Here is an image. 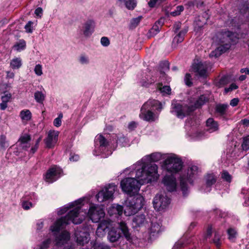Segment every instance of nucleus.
Instances as JSON below:
<instances>
[{
  "instance_id": "59",
  "label": "nucleus",
  "mask_w": 249,
  "mask_h": 249,
  "mask_svg": "<svg viewBox=\"0 0 249 249\" xmlns=\"http://www.w3.org/2000/svg\"><path fill=\"white\" fill-rule=\"evenodd\" d=\"M160 68L164 70L169 69V63L167 61H161L160 63Z\"/></svg>"
},
{
  "instance_id": "34",
  "label": "nucleus",
  "mask_w": 249,
  "mask_h": 249,
  "mask_svg": "<svg viewBox=\"0 0 249 249\" xmlns=\"http://www.w3.org/2000/svg\"><path fill=\"white\" fill-rule=\"evenodd\" d=\"M161 158V155L160 153L155 152L147 156L148 160L150 162L159 161Z\"/></svg>"
},
{
  "instance_id": "28",
  "label": "nucleus",
  "mask_w": 249,
  "mask_h": 249,
  "mask_svg": "<svg viewBox=\"0 0 249 249\" xmlns=\"http://www.w3.org/2000/svg\"><path fill=\"white\" fill-rule=\"evenodd\" d=\"M206 126L209 128L212 131H215L218 129V124L217 122L215 121L213 118H209L206 122Z\"/></svg>"
},
{
  "instance_id": "14",
  "label": "nucleus",
  "mask_w": 249,
  "mask_h": 249,
  "mask_svg": "<svg viewBox=\"0 0 249 249\" xmlns=\"http://www.w3.org/2000/svg\"><path fill=\"white\" fill-rule=\"evenodd\" d=\"M193 71L200 77L206 78L208 76L207 69L201 62L194 63L192 66Z\"/></svg>"
},
{
  "instance_id": "12",
  "label": "nucleus",
  "mask_w": 249,
  "mask_h": 249,
  "mask_svg": "<svg viewBox=\"0 0 249 249\" xmlns=\"http://www.w3.org/2000/svg\"><path fill=\"white\" fill-rule=\"evenodd\" d=\"M88 215L93 222L97 223L104 217L105 213L102 209L97 210L96 206H92L89 208Z\"/></svg>"
},
{
  "instance_id": "31",
  "label": "nucleus",
  "mask_w": 249,
  "mask_h": 249,
  "mask_svg": "<svg viewBox=\"0 0 249 249\" xmlns=\"http://www.w3.org/2000/svg\"><path fill=\"white\" fill-rule=\"evenodd\" d=\"M230 83V79L227 75L222 76L218 81L215 83L216 87L220 88L224 87Z\"/></svg>"
},
{
  "instance_id": "27",
  "label": "nucleus",
  "mask_w": 249,
  "mask_h": 249,
  "mask_svg": "<svg viewBox=\"0 0 249 249\" xmlns=\"http://www.w3.org/2000/svg\"><path fill=\"white\" fill-rule=\"evenodd\" d=\"M228 107V105L227 104H219L216 105L215 110L220 116H223L226 114Z\"/></svg>"
},
{
  "instance_id": "3",
  "label": "nucleus",
  "mask_w": 249,
  "mask_h": 249,
  "mask_svg": "<svg viewBox=\"0 0 249 249\" xmlns=\"http://www.w3.org/2000/svg\"><path fill=\"white\" fill-rule=\"evenodd\" d=\"M162 167L172 175H166L163 179V183L166 186L168 192L175 191L177 188L176 178L173 174L180 172L183 166V162L181 159L175 154L168 156L163 162Z\"/></svg>"
},
{
  "instance_id": "39",
  "label": "nucleus",
  "mask_w": 249,
  "mask_h": 249,
  "mask_svg": "<svg viewBox=\"0 0 249 249\" xmlns=\"http://www.w3.org/2000/svg\"><path fill=\"white\" fill-rule=\"evenodd\" d=\"M243 142L241 147L244 151H248L249 149V135L243 137Z\"/></svg>"
},
{
  "instance_id": "26",
  "label": "nucleus",
  "mask_w": 249,
  "mask_h": 249,
  "mask_svg": "<svg viewBox=\"0 0 249 249\" xmlns=\"http://www.w3.org/2000/svg\"><path fill=\"white\" fill-rule=\"evenodd\" d=\"M207 23L206 20H203L199 17L194 22V30L196 32H199L202 29L204 25Z\"/></svg>"
},
{
  "instance_id": "35",
  "label": "nucleus",
  "mask_w": 249,
  "mask_h": 249,
  "mask_svg": "<svg viewBox=\"0 0 249 249\" xmlns=\"http://www.w3.org/2000/svg\"><path fill=\"white\" fill-rule=\"evenodd\" d=\"M158 89L163 94H170L171 89L169 86H162V83H159L157 86Z\"/></svg>"
},
{
  "instance_id": "37",
  "label": "nucleus",
  "mask_w": 249,
  "mask_h": 249,
  "mask_svg": "<svg viewBox=\"0 0 249 249\" xmlns=\"http://www.w3.org/2000/svg\"><path fill=\"white\" fill-rule=\"evenodd\" d=\"M51 243V239L47 238L43 241L40 245L36 246L34 249H47L50 247Z\"/></svg>"
},
{
  "instance_id": "52",
  "label": "nucleus",
  "mask_w": 249,
  "mask_h": 249,
  "mask_svg": "<svg viewBox=\"0 0 249 249\" xmlns=\"http://www.w3.org/2000/svg\"><path fill=\"white\" fill-rule=\"evenodd\" d=\"M12 95L11 93L4 92V95L1 96V100L3 102L8 103L10 101Z\"/></svg>"
},
{
  "instance_id": "43",
  "label": "nucleus",
  "mask_w": 249,
  "mask_h": 249,
  "mask_svg": "<svg viewBox=\"0 0 249 249\" xmlns=\"http://www.w3.org/2000/svg\"><path fill=\"white\" fill-rule=\"evenodd\" d=\"M31 140V136L29 134H25L23 136H21L18 142H20V144H27Z\"/></svg>"
},
{
  "instance_id": "62",
  "label": "nucleus",
  "mask_w": 249,
  "mask_h": 249,
  "mask_svg": "<svg viewBox=\"0 0 249 249\" xmlns=\"http://www.w3.org/2000/svg\"><path fill=\"white\" fill-rule=\"evenodd\" d=\"M239 102V100L238 98H234L231 100L230 105L231 106L234 107L238 105Z\"/></svg>"
},
{
  "instance_id": "2",
  "label": "nucleus",
  "mask_w": 249,
  "mask_h": 249,
  "mask_svg": "<svg viewBox=\"0 0 249 249\" xmlns=\"http://www.w3.org/2000/svg\"><path fill=\"white\" fill-rule=\"evenodd\" d=\"M79 209L77 207L70 211L64 216L57 219L52 225L50 230L53 232L55 236V246L57 248H61L66 244L70 240L71 236L69 231L64 230L58 234L59 231L66 228L71 222L74 224H79L82 222V220L77 217L79 216Z\"/></svg>"
},
{
  "instance_id": "60",
  "label": "nucleus",
  "mask_w": 249,
  "mask_h": 249,
  "mask_svg": "<svg viewBox=\"0 0 249 249\" xmlns=\"http://www.w3.org/2000/svg\"><path fill=\"white\" fill-rule=\"evenodd\" d=\"M181 22H176L173 25V31L175 33H178L179 30L181 28Z\"/></svg>"
},
{
  "instance_id": "20",
  "label": "nucleus",
  "mask_w": 249,
  "mask_h": 249,
  "mask_svg": "<svg viewBox=\"0 0 249 249\" xmlns=\"http://www.w3.org/2000/svg\"><path fill=\"white\" fill-rule=\"evenodd\" d=\"M121 237V233L117 228L112 227L108 232L107 238L111 243L117 241Z\"/></svg>"
},
{
  "instance_id": "44",
  "label": "nucleus",
  "mask_w": 249,
  "mask_h": 249,
  "mask_svg": "<svg viewBox=\"0 0 249 249\" xmlns=\"http://www.w3.org/2000/svg\"><path fill=\"white\" fill-rule=\"evenodd\" d=\"M36 101L38 103H42L44 100V96L41 91H37L34 94Z\"/></svg>"
},
{
  "instance_id": "45",
  "label": "nucleus",
  "mask_w": 249,
  "mask_h": 249,
  "mask_svg": "<svg viewBox=\"0 0 249 249\" xmlns=\"http://www.w3.org/2000/svg\"><path fill=\"white\" fill-rule=\"evenodd\" d=\"M221 178L228 183L231 182L232 179L231 176L226 170H224L221 173Z\"/></svg>"
},
{
  "instance_id": "36",
  "label": "nucleus",
  "mask_w": 249,
  "mask_h": 249,
  "mask_svg": "<svg viewBox=\"0 0 249 249\" xmlns=\"http://www.w3.org/2000/svg\"><path fill=\"white\" fill-rule=\"evenodd\" d=\"M93 249H111L110 246L103 242L95 241L92 246Z\"/></svg>"
},
{
  "instance_id": "30",
  "label": "nucleus",
  "mask_w": 249,
  "mask_h": 249,
  "mask_svg": "<svg viewBox=\"0 0 249 249\" xmlns=\"http://www.w3.org/2000/svg\"><path fill=\"white\" fill-rule=\"evenodd\" d=\"M19 116L22 121H29L32 117L31 112L29 109H23L20 111Z\"/></svg>"
},
{
  "instance_id": "18",
  "label": "nucleus",
  "mask_w": 249,
  "mask_h": 249,
  "mask_svg": "<svg viewBox=\"0 0 249 249\" xmlns=\"http://www.w3.org/2000/svg\"><path fill=\"white\" fill-rule=\"evenodd\" d=\"M95 22L92 19H88L84 24L83 34L85 36L88 37L94 32Z\"/></svg>"
},
{
  "instance_id": "32",
  "label": "nucleus",
  "mask_w": 249,
  "mask_h": 249,
  "mask_svg": "<svg viewBox=\"0 0 249 249\" xmlns=\"http://www.w3.org/2000/svg\"><path fill=\"white\" fill-rule=\"evenodd\" d=\"M10 65L13 69H18L22 66V60L20 57L13 58L11 61Z\"/></svg>"
},
{
  "instance_id": "56",
  "label": "nucleus",
  "mask_w": 249,
  "mask_h": 249,
  "mask_svg": "<svg viewBox=\"0 0 249 249\" xmlns=\"http://www.w3.org/2000/svg\"><path fill=\"white\" fill-rule=\"evenodd\" d=\"M79 61L82 64H87L89 63V59L85 55L81 54L79 58Z\"/></svg>"
},
{
  "instance_id": "4",
  "label": "nucleus",
  "mask_w": 249,
  "mask_h": 249,
  "mask_svg": "<svg viewBox=\"0 0 249 249\" xmlns=\"http://www.w3.org/2000/svg\"><path fill=\"white\" fill-rule=\"evenodd\" d=\"M217 38L219 46L211 53L212 55L215 58L228 52L232 45L236 43L238 39L234 33L227 30H222L220 32Z\"/></svg>"
},
{
  "instance_id": "63",
  "label": "nucleus",
  "mask_w": 249,
  "mask_h": 249,
  "mask_svg": "<svg viewBox=\"0 0 249 249\" xmlns=\"http://www.w3.org/2000/svg\"><path fill=\"white\" fill-rule=\"evenodd\" d=\"M61 123L60 117H57L53 121V125L56 127H59L61 125Z\"/></svg>"
},
{
  "instance_id": "22",
  "label": "nucleus",
  "mask_w": 249,
  "mask_h": 249,
  "mask_svg": "<svg viewBox=\"0 0 249 249\" xmlns=\"http://www.w3.org/2000/svg\"><path fill=\"white\" fill-rule=\"evenodd\" d=\"M208 102L209 98L206 95L204 94L200 95L195 103L193 105H191V107H193V111L194 112L197 109L201 108L204 105Z\"/></svg>"
},
{
  "instance_id": "13",
  "label": "nucleus",
  "mask_w": 249,
  "mask_h": 249,
  "mask_svg": "<svg viewBox=\"0 0 249 249\" xmlns=\"http://www.w3.org/2000/svg\"><path fill=\"white\" fill-rule=\"evenodd\" d=\"M95 148L98 146L99 152L98 153H103L104 151L108 147L109 145V142L107 139L102 134L96 136L95 141Z\"/></svg>"
},
{
  "instance_id": "8",
  "label": "nucleus",
  "mask_w": 249,
  "mask_h": 249,
  "mask_svg": "<svg viewBox=\"0 0 249 249\" xmlns=\"http://www.w3.org/2000/svg\"><path fill=\"white\" fill-rule=\"evenodd\" d=\"M117 189V186L114 184H109L104 189L100 190L96 195V198L98 202L104 201L112 199L113 195Z\"/></svg>"
},
{
  "instance_id": "51",
  "label": "nucleus",
  "mask_w": 249,
  "mask_h": 249,
  "mask_svg": "<svg viewBox=\"0 0 249 249\" xmlns=\"http://www.w3.org/2000/svg\"><path fill=\"white\" fill-rule=\"evenodd\" d=\"M213 243L215 244V245L217 247L219 248L221 246V242L220 238L219 235H218L217 233L216 232L214 233V237L213 239Z\"/></svg>"
},
{
  "instance_id": "49",
  "label": "nucleus",
  "mask_w": 249,
  "mask_h": 249,
  "mask_svg": "<svg viewBox=\"0 0 249 249\" xmlns=\"http://www.w3.org/2000/svg\"><path fill=\"white\" fill-rule=\"evenodd\" d=\"M21 205L23 209L25 210H28L31 208L34 207V204L31 202L27 200H22Z\"/></svg>"
},
{
  "instance_id": "21",
  "label": "nucleus",
  "mask_w": 249,
  "mask_h": 249,
  "mask_svg": "<svg viewBox=\"0 0 249 249\" xmlns=\"http://www.w3.org/2000/svg\"><path fill=\"white\" fill-rule=\"evenodd\" d=\"M187 32L188 28L181 30L177 34L173 39L172 47L176 48L178 44L182 42L184 40L185 35Z\"/></svg>"
},
{
  "instance_id": "47",
  "label": "nucleus",
  "mask_w": 249,
  "mask_h": 249,
  "mask_svg": "<svg viewBox=\"0 0 249 249\" xmlns=\"http://www.w3.org/2000/svg\"><path fill=\"white\" fill-rule=\"evenodd\" d=\"M184 82L185 85L188 87H191L193 86L192 76L190 73H186L184 77Z\"/></svg>"
},
{
  "instance_id": "1",
  "label": "nucleus",
  "mask_w": 249,
  "mask_h": 249,
  "mask_svg": "<svg viewBox=\"0 0 249 249\" xmlns=\"http://www.w3.org/2000/svg\"><path fill=\"white\" fill-rule=\"evenodd\" d=\"M158 168L155 163H144L142 168L136 171L137 179L127 178L122 180L120 185L122 190L129 195L138 192L140 185L150 183L155 180Z\"/></svg>"
},
{
  "instance_id": "24",
  "label": "nucleus",
  "mask_w": 249,
  "mask_h": 249,
  "mask_svg": "<svg viewBox=\"0 0 249 249\" xmlns=\"http://www.w3.org/2000/svg\"><path fill=\"white\" fill-rule=\"evenodd\" d=\"M198 167L196 166L193 165L189 168L188 169L187 175V180L190 184L193 183V178L195 174L197 173Z\"/></svg>"
},
{
  "instance_id": "11",
  "label": "nucleus",
  "mask_w": 249,
  "mask_h": 249,
  "mask_svg": "<svg viewBox=\"0 0 249 249\" xmlns=\"http://www.w3.org/2000/svg\"><path fill=\"white\" fill-rule=\"evenodd\" d=\"M61 172V169L56 166L50 167L44 175V179L46 182L53 183L59 178V175Z\"/></svg>"
},
{
  "instance_id": "50",
  "label": "nucleus",
  "mask_w": 249,
  "mask_h": 249,
  "mask_svg": "<svg viewBox=\"0 0 249 249\" xmlns=\"http://www.w3.org/2000/svg\"><path fill=\"white\" fill-rule=\"evenodd\" d=\"M160 28V27H159L158 25L154 23L152 27L149 30V34H150L152 36H154L159 33Z\"/></svg>"
},
{
  "instance_id": "17",
  "label": "nucleus",
  "mask_w": 249,
  "mask_h": 249,
  "mask_svg": "<svg viewBox=\"0 0 249 249\" xmlns=\"http://www.w3.org/2000/svg\"><path fill=\"white\" fill-rule=\"evenodd\" d=\"M146 223L145 215L144 214H140L133 217L132 225L133 228L135 229L144 226Z\"/></svg>"
},
{
  "instance_id": "5",
  "label": "nucleus",
  "mask_w": 249,
  "mask_h": 249,
  "mask_svg": "<svg viewBox=\"0 0 249 249\" xmlns=\"http://www.w3.org/2000/svg\"><path fill=\"white\" fill-rule=\"evenodd\" d=\"M162 109L161 103L157 100L149 99L142 107L140 117L146 121L154 120V114L155 110L160 111Z\"/></svg>"
},
{
  "instance_id": "9",
  "label": "nucleus",
  "mask_w": 249,
  "mask_h": 249,
  "mask_svg": "<svg viewBox=\"0 0 249 249\" xmlns=\"http://www.w3.org/2000/svg\"><path fill=\"white\" fill-rule=\"evenodd\" d=\"M170 203V199L166 196L162 194H157L153 201L155 209L161 211L165 209Z\"/></svg>"
},
{
  "instance_id": "54",
  "label": "nucleus",
  "mask_w": 249,
  "mask_h": 249,
  "mask_svg": "<svg viewBox=\"0 0 249 249\" xmlns=\"http://www.w3.org/2000/svg\"><path fill=\"white\" fill-rule=\"evenodd\" d=\"M148 5L150 8H153L156 7V5L159 6H160L161 4H159V0H150L148 2Z\"/></svg>"
},
{
  "instance_id": "40",
  "label": "nucleus",
  "mask_w": 249,
  "mask_h": 249,
  "mask_svg": "<svg viewBox=\"0 0 249 249\" xmlns=\"http://www.w3.org/2000/svg\"><path fill=\"white\" fill-rule=\"evenodd\" d=\"M124 4L127 9L133 10L137 6V2L135 0H127Z\"/></svg>"
},
{
  "instance_id": "16",
  "label": "nucleus",
  "mask_w": 249,
  "mask_h": 249,
  "mask_svg": "<svg viewBox=\"0 0 249 249\" xmlns=\"http://www.w3.org/2000/svg\"><path fill=\"white\" fill-rule=\"evenodd\" d=\"M58 136V132L55 131H50L48 132L47 137L44 140L46 147L48 148H52L54 147V144L53 143V140H57Z\"/></svg>"
},
{
  "instance_id": "58",
  "label": "nucleus",
  "mask_w": 249,
  "mask_h": 249,
  "mask_svg": "<svg viewBox=\"0 0 249 249\" xmlns=\"http://www.w3.org/2000/svg\"><path fill=\"white\" fill-rule=\"evenodd\" d=\"M34 71H35V73L36 75H37L38 76L41 75L42 74V66H41V65H40L39 64L36 65L35 66V69H34Z\"/></svg>"
},
{
  "instance_id": "53",
  "label": "nucleus",
  "mask_w": 249,
  "mask_h": 249,
  "mask_svg": "<svg viewBox=\"0 0 249 249\" xmlns=\"http://www.w3.org/2000/svg\"><path fill=\"white\" fill-rule=\"evenodd\" d=\"M33 22L32 21H29L25 25L24 28L27 33H32L33 32Z\"/></svg>"
},
{
  "instance_id": "57",
  "label": "nucleus",
  "mask_w": 249,
  "mask_h": 249,
  "mask_svg": "<svg viewBox=\"0 0 249 249\" xmlns=\"http://www.w3.org/2000/svg\"><path fill=\"white\" fill-rule=\"evenodd\" d=\"M109 224V222L107 221H102L99 225L98 227V230L101 229L104 231H105L106 229H107L108 227V225Z\"/></svg>"
},
{
  "instance_id": "41",
  "label": "nucleus",
  "mask_w": 249,
  "mask_h": 249,
  "mask_svg": "<svg viewBox=\"0 0 249 249\" xmlns=\"http://www.w3.org/2000/svg\"><path fill=\"white\" fill-rule=\"evenodd\" d=\"M8 146V143L6 141V137L4 135H0V149H5Z\"/></svg>"
},
{
  "instance_id": "23",
  "label": "nucleus",
  "mask_w": 249,
  "mask_h": 249,
  "mask_svg": "<svg viewBox=\"0 0 249 249\" xmlns=\"http://www.w3.org/2000/svg\"><path fill=\"white\" fill-rule=\"evenodd\" d=\"M27 47L26 42L23 39H20L18 41L16 42L13 46L12 49L14 51H16L18 52H20L26 49Z\"/></svg>"
},
{
  "instance_id": "7",
  "label": "nucleus",
  "mask_w": 249,
  "mask_h": 249,
  "mask_svg": "<svg viewBox=\"0 0 249 249\" xmlns=\"http://www.w3.org/2000/svg\"><path fill=\"white\" fill-rule=\"evenodd\" d=\"M172 110L171 112L175 113L179 119H183L186 116H191L194 112L193 107L187 104L176 103L172 104Z\"/></svg>"
},
{
  "instance_id": "46",
  "label": "nucleus",
  "mask_w": 249,
  "mask_h": 249,
  "mask_svg": "<svg viewBox=\"0 0 249 249\" xmlns=\"http://www.w3.org/2000/svg\"><path fill=\"white\" fill-rule=\"evenodd\" d=\"M227 233L228 235V239L230 240H231L236 237L237 232L233 228H229L227 230Z\"/></svg>"
},
{
  "instance_id": "38",
  "label": "nucleus",
  "mask_w": 249,
  "mask_h": 249,
  "mask_svg": "<svg viewBox=\"0 0 249 249\" xmlns=\"http://www.w3.org/2000/svg\"><path fill=\"white\" fill-rule=\"evenodd\" d=\"M143 18L142 16H139L137 18H133L130 22V28H135L140 23L141 20Z\"/></svg>"
},
{
  "instance_id": "48",
  "label": "nucleus",
  "mask_w": 249,
  "mask_h": 249,
  "mask_svg": "<svg viewBox=\"0 0 249 249\" xmlns=\"http://www.w3.org/2000/svg\"><path fill=\"white\" fill-rule=\"evenodd\" d=\"M83 201V199L80 198L77 200H75L73 202L71 203L70 205V208H73L71 210L76 208L77 207L79 208V213H80V210L81 209V206H80Z\"/></svg>"
},
{
  "instance_id": "33",
  "label": "nucleus",
  "mask_w": 249,
  "mask_h": 249,
  "mask_svg": "<svg viewBox=\"0 0 249 249\" xmlns=\"http://www.w3.org/2000/svg\"><path fill=\"white\" fill-rule=\"evenodd\" d=\"M187 178H185L183 176L180 177V186L181 190L182 192L183 195L185 196L187 194L188 185L186 183Z\"/></svg>"
},
{
  "instance_id": "55",
  "label": "nucleus",
  "mask_w": 249,
  "mask_h": 249,
  "mask_svg": "<svg viewBox=\"0 0 249 249\" xmlns=\"http://www.w3.org/2000/svg\"><path fill=\"white\" fill-rule=\"evenodd\" d=\"M101 43L104 47L108 46L110 44V41L108 37L103 36L101 39Z\"/></svg>"
},
{
  "instance_id": "10",
  "label": "nucleus",
  "mask_w": 249,
  "mask_h": 249,
  "mask_svg": "<svg viewBox=\"0 0 249 249\" xmlns=\"http://www.w3.org/2000/svg\"><path fill=\"white\" fill-rule=\"evenodd\" d=\"M76 242L78 245L84 246L90 240V234L86 229H77L74 233Z\"/></svg>"
},
{
  "instance_id": "64",
  "label": "nucleus",
  "mask_w": 249,
  "mask_h": 249,
  "mask_svg": "<svg viewBox=\"0 0 249 249\" xmlns=\"http://www.w3.org/2000/svg\"><path fill=\"white\" fill-rule=\"evenodd\" d=\"M183 245L184 243L182 241H178V242L176 243L174 246V249H180L183 247Z\"/></svg>"
},
{
  "instance_id": "61",
  "label": "nucleus",
  "mask_w": 249,
  "mask_h": 249,
  "mask_svg": "<svg viewBox=\"0 0 249 249\" xmlns=\"http://www.w3.org/2000/svg\"><path fill=\"white\" fill-rule=\"evenodd\" d=\"M137 127V124L134 122L132 121L130 122L128 125V128L130 131H133Z\"/></svg>"
},
{
  "instance_id": "42",
  "label": "nucleus",
  "mask_w": 249,
  "mask_h": 249,
  "mask_svg": "<svg viewBox=\"0 0 249 249\" xmlns=\"http://www.w3.org/2000/svg\"><path fill=\"white\" fill-rule=\"evenodd\" d=\"M184 8L183 5H178L176 7V9L170 12V14L173 17H176L180 15L181 13L183 11Z\"/></svg>"
},
{
  "instance_id": "6",
  "label": "nucleus",
  "mask_w": 249,
  "mask_h": 249,
  "mask_svg": "<svg viewBox=\"0 0 249 249\" xmlns=\"http://www.w3.org/2000/svg\"><path fill=\"white\" fill-rule=\"evenodd\" d=\"M144 198L140 195L134 196L125 201L124 213L130 216L136 213L144 205Z\"/></svg>"
},
{
  "instance_id": "19",
  "label": "nucleus",
  "mask_w": 249,
  "mask_h": 249,
  "mask_svg": "<svg viewBox=\"0 0 249 249\" xmlns=\"http://www.w3.org/2000/svg\"><path fill=\"white\" fill-rule=\"evenodd\" d=\"M124 207L119 204H114L109 208L108 213L110 215H115V217L121 216L124 213Z\"/></svg>"
},
{
  "instance_id": "29",
  "label": "nucleus",
  "mask_w": 249,
  "mask_h": 249,
  "mask_svg": "<svg viewBox=\"0 0 249 249\" xmlns=\"http://www.w3.org/2000/svg\"><path fill=\"white\" fill-rule=\"evenodd\" d=\"M216 177L213 174H208L206 177V185L207 187H211L216 181Z\"/></svg>"
},
{
  "instance_id": "15",
  "label": "nucleus",
  "mask_w": 249,
  "mask_h": 249,
  "mask_svg": "<svg viewBox=\"0 0 249 249\" xmlns=\"http://www.w3.org/2000/svg\"><path fill=\"white\" fill-rule=\"evenodd\" d=\"M119 232L121 231L123 234V236L125 239L129 243H132L133 241L131 234L129 231V229L127 227L126 224L124 221H121L119 223V227L117 228Z\"/></svg>"
},
{
  "instance_id": "25",
  "label": "nucleus",
  "mask_w": 249,
  "mask_h": 249,
  "mask_svg": "<svg viewBox=\"0 0 249 249\" xmlns=\"http://www.w3.org/2000/svg\"><path fill=\"white\" fill-rule=\"evenodd\" d=\"M160 225L156 222H151V227L149 229L150 236H156L160 231Z\"/></svg>"
}]
</instances>
